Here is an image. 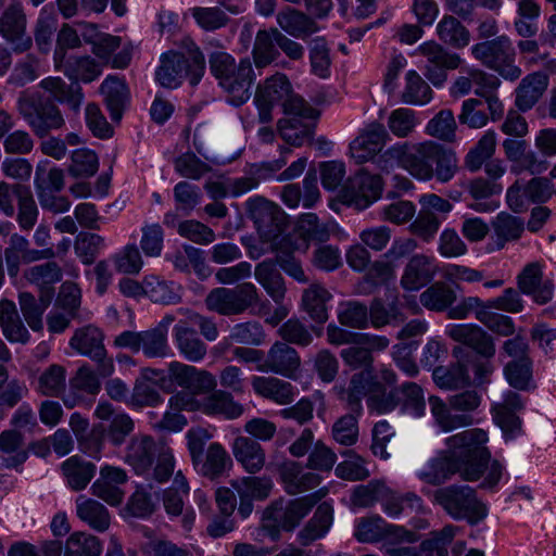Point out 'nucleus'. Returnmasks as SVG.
Masks as SVG:
<instances>
[{
  "label": "nucleus",
  "mask_w": 556,
  "mask_h": 556,
  "mask_svg": "<svg viewBox=\"0 0 556 556\" xmlns=\"http://www.w3.org/2000/svg\"><path fill=\"white\" fill-rule=\"evenodd\" d=\"M279 476L286 492L290 495L304 493L319 485V475L305 470L300 463L286 462L279 468Z\"/></svg>",
  "instance_id": "obj_27"
},
{
  "label": "nucleus",
  "mask_w": 556,
  "mask_h": 556,
  "mask_svg": "<svg viewBox=\"0 0 556 556\" xmlns=\"http://www.w3.org/2000/svg\"><path fill=\"white\" fill-rule=\"evenodd\" d=\"M251 386L258 396L278 405L291 404L296 395V388L291 382L276 377L254 376Z\"/></svg>",
  "instance_id": "obj_28"
},
{
  "label": "nucleus",
  "mask_w": 556,
  "mask_h": 556,
  "mask_svg": "<svg viewBox=\"0 0 556 556\" xmlns=\"http://www.w3.org/2000/svg\"><path fill=\"white\" fill-rule=\"evenodd\" d=\"M245 207L260 238L263 242L269 243L271 250H280L291 242L292 235H282L286 215L277 204L263 197H254L245 202Z\"/></svg>",
  "instance_id": "obj_7"
},
{
  "label": "nucleus",
  "mask_w": 556,
  "mask_h": 556,
  "mask_svg": "<svg viewBox=\"0 0 556 556\" xmlns=\"http://www.w3.org/2000/svg\"><path fill=\"white\" fill-rule=\"evenodd\" d=\"M548 87V76L542 72H534L523 77L516 89V106L527 112L532 109Z\"/></svg>",
  "instance_id": "obj_34"
},
{
  "label": "nucleus",
  "mask_w": 556,
  "mask_h": 556,
  "mask_svg": "<svg viewBox=\"0 0 556 556\" xmlns=\"http://www.w3.org/2000/svg\"><path fill=\"white\" fill-rule=\"evenodd\" d=\"M332 506L327 502L318 505L314 516L298 534L300 543L304 546H308L314 541L325 536L332 525Z\"/></svg>",
  "instance_id": "obj_40"
},
{
  "label": "nucleus",
  "mask_w": 556,
  "mask_h": 556,
  "mask_svg": "<svg viewBox=\"0 0 556 556\" xmlns=\"http://www.w3.org/2000/svg\"><path fill=\"white\" fill-rule=\"evenodd\" d=\"M39 87L49 93L51 101L65 103L75 113L80 110L84 93L78 84L67 85L61 77L49 76L39 83Z\"/></svg>",
  "instance_id": "obj_33"
},
{
  "label": "nucleus",
  "mask_w": 556,
  "mask_h": 556,
  "mask_svg": "<svg viewBox=\"0 0 556 556\" xmlns=\"http://www.w3.org/2000/svg\"><path fill=\"white\" fill-rule=\"evenodd\" d=\"M112 262L117 273L138 275L143 267V258L135 243H128L112 255Z\"/></svg>",
  "instance_id": "obj_58"
},
{
  "label": "nucleus",
  "mask_w": 556,
  "mask_h": 556,
  "mask_svg": "<svg viewBox=\"0 0 556 556\" xmlns=\"http://www.w3.org/2000/svg\"><path fill=\"white\" fill-rule=\"evenodd\" d=\"M280 137L290 146L301 147L309 141L314 131L313 119L285 117L278 122Z\"/></svg>",
  "instance_id": "obj_49"
},
{
  "label": "nucleus",
  "mask_w": 556,
  "mask_h": 556,
  "mask_svg": "<svg viewBox=\"0 0 556 556\" xmlns=\"http://www.w3.org/2000/svg\"><path fill=\"white\" fill-rule=\"evenodd\" d=\"M105 245L104 238L93 232H80L74 241V251L85 265H90Z\"/></svg>",
  "instance_id": "obj_64"
},
{
  "label": "nucleus",
  "mask_w": 556,
  "mask_h": 556,
  "mask_svg": "<svg viewBox=\"0 0 556 556\" xmlns=\"http://www.w3.org/2000/svg\"><path fill=\"white\" fill-rule=\"evenodd\" d=\"M488 433L479 428L468 429L445 439L446 448L437 453L417 471V477L430 485H441L458 475L462 480H483L481 489H493L502 479L504 467L493 459L486 447Z\"/></svg>",
  "instance_id": "obj_1"
},
{
  "label": "nucleus",
  "mask_w": 556,
  "mask_h": 556,
  "mask_svg": "<svg viewBox=\"0 0 556 556\" xmlns=\"http://www.w3.org/2000/svg\"><path fill=\"white\" fill-rule=\"evenodd\" d=\"M160 445L149 435H139L131 439L127 446L125 460L137 473L143 475L149 471L153 459L159 453Z\"/></svg>",
  "instance_id": "obj_29"
},
{
  "label": "nucleus",
  "mask_w": 556,
  "mask_h": 556,
  "mask_svg": "<svg viewBox=\"0 0 556 556\" xmlns=\"http://www.w3.org/2000/svg\"><path fill=\"white\" fill-rule=\"evenodd\" d=\"M275 31L280 30L278 28H269L260 29L256 33L252 56L257 68L269 65L279 55V52L276 49L277 37Z\"/></svg>",
  "instance_id": "obj_52"
},
{
  "label": "nucleus",
  "mask_w": 556,
  "mask_h": 556,
  "mask_svg": "<svg viewBox=\"0 0 556 556\" xmlns=\"http://www.w3.org/2000/svg\"><path fill=\"white\" fill-rule=\"evenodd\" d=\"M77 517L98 532L109 529L111 520L109 510L99 502L79 495L76 498Z\"/></svg>",
  "instance_id": "obj_42"
},
{
  "label": "nucleus",
  "mask_w": 556,
  "mask_h": 556,
  "mask_svg": "<svg viewBox=\"0 0 556 556\" xmlns=\"http://www.w3.org/2000/svg\"><path fill=\"white\" fill-rule=\"evenodd\" d=\"M103 340L104 334L100 328L87 325L75 330L70 340V346L78 354L96 362L101 377H109L114 372V363L106 355Z\"/></svg>",
  "instance_id": "obj_12"
},
{
  "label": "nucleus",
  "mask_w": 556,
  "mask_h": 556,
  "mask_svg": "<svg viewBox=\"0 0 556 556\" xmlns=\"http://www.w3.org/2000/svg\"><path fill=\"white\" fill-rule=\"evenodd\" d=\"M331 299L332 295L325 286L314 282L304 289L301 299V307L313 321L324 324L328 319L327 303Z\"/></svg>",
  "instance_id": "obj_37"
},
{
  "label": "nucleus",
  "mask_w": 556,
  "mask_h": 556,
  "mask_svg": "<svg viewBox=\"0 0 556 556\" xmlns=\"http://www.w3.org/2000/svg\"><path fill=\"white\" fill-rule=\"evenodd\" d=\"M389 139L384 126L379 123L369 124L350 144L351 156L362 164L375 157Z\"/></svg>",
  "instance_id": "obj_22"
},
{
  "label": "nucleus",
  "mask_w": 556,
  "mask_h": 556,
  "mask_svg": "<svg viewBox=\"0 0 556 556\" xmlns=\"http://www.w3.org/2000/svg\"><path fill=\"white\" fill-rule=\"evenodd\" d=\"M100 390L98 375L88 365H84L70 379L68 393L62 400L67 408H73L84 401L85 395H97Z\"/></svg>",
  "instance_id": "obj_24"
},
{
  "label": "nucleus",
  "mask_w": 556,
  "mask_h": 556,
  "mask_svg": "<svg viewBox=\"0 0 556 556\" xmlns=\"http://www.w3.org/2000/svg\"><path fill=\"white\" fill-rule=\"evenodd\" d=\"M429 405L435 425L444 432L469 426L472 422L471 417L466 414H454L450 404L438 396H430Z\"/></svg>",
  "instance_id": "obj_47"
},
{
  "label": "nucleus",
  "mask_w": 556,
  "mask_h": 556,
  "mask_svg": "<svg viewBox=\"0 0 556 556\" xmlns=\"http://www.w3.org/2000/svg\"><path fill=\"white\" fill-rule=\"evenodd\" d=\"M231 447L236 460L249 473L260 472L265 466L266 453L258 441L239 435L233 440Z\"/></svg>",
  "instance_id": "obj_30"
},
{
  "label": "nucleus",
  "mask_w": 556,
  "mask_h": 556,
  "mask_svg": "<svg viewBox=\"0 0 556 556\" xmlns=\"http://www.w3.org/2000/svg\"><path fill=\"white\" fill-rule=\"evenodd\" d=\"M493 229L498 248H503L505 242L520 238L523 232V223L519 217L501 212L493 222Z\"/></svg>",
  "instance_id": "obj_62"
},
{
  "label": "nucleus",
  "mask_w": 556,
  "mask_h": 556,
  "mask_svg": "<svg viewBox=\"0 0 556 556\" xmlns=\"http://www.w3.org/2000/svg\"><path fill=\"white\" fill-rule=\"evenodd\" d=\"M291 84L285 74L277 73L258 84L254 94L258 122L268 124L273 121V109L283 103L291 92Z\"/></svg>",
  "instance_id": "obj_14"
},
{
  "label": "nucleus",
  "mask_w": 556,
  "mask_h": 556,
  "mask_svg": "<svg viewBox=\"0 0 556 556\" xmlns=\"http://www.w3.org/2000/svg\"><path fill=\"white\" fill-rule=\"evenodd\" d=\"M394 164L417 180L435 178L441 184L451 181L459 169L455 152L432 140L397 142L388 148L379 157V166L388 169Z\"/></svg>",
  "instance_id": "obj_2"
},
{
  "label": "nucleus",
  "mask_w": 556,
  "mask_h": 556,
  "mask_svg": "<svg viewBox=\"0 0 556 556\" xmlns=\"http://www.w3.org/2000/svg\"><path fill=\"white\" fill-rule=\"evenodd\" d=\"M276 21L283 31L294 38L304 39L319 29L313 17L290 7L280 10L276 15Z\"/></svg>",
  "instance_id": "obj_35"
},
{
  "label": "nucleus",
  "mask_w": 556,
  "mask_h": 556,
  "mask_svg": "<svg viewBox=\"0 0 556 556\" xmlns=\"http://www.w3.org/2000/svg\"><path fill=\"white\" fill-rule=\"evenodd\" d=\"M382 189L383 182L379 175L361 169L348 179L342 198L348 205L364 211L381 197Z\"/></svg>",
  "instance_id": "obj_13"
},
{
  "label": "nucleus",
  "mask_w": 556,
  "mask_h": 556,
  "mask_svg": "<svg viewBox=\"0 0 556 556\" xmlns=\"http://www.w3.org/2000/svg\"><path fill=\"white\" fill-rule=\"evenodd\" d=\"M106 106L113 121H119L128 100L125 81L117 76H108L100 86Z\"/></svg>",
  "instance_id": "obj_43"
},
{
  "label": "nucleus",
  "mask_w": 556,
  "mask_h": 556,
  "mask_svg": "<svg viewBox=\"0 0 556 556\" xmlns=\"http://www.w3.org/2000/svg\"><path fill=\"white\" fill-rule=\"evenodd\" d=\"M0 327L4 337L13 343L25 344L29 341V332L24 326L14 302L0 301Z\"/></svg>",
  "instance_id": "obj_39"
},
{
  "label": "nucleus",
  "mask_w": 556,
  "mask_h": 556,
  "mask_svg": "<svg viewBox=\"0 0 556 556\" xmlns=\"http://www.w3.org/2000/svg\"><path fill=\"white\" fill-rule=\"evenodd\" d=\"M471 53L482 65L495 71L504 79L514 81L521 76V68L515 64V49L506 36L476 43L471 47Z\"/></svg>",
  "instance_id": "obj_9"
},
{
  "label": "nucleus",
  "mask_w": 556,
  "mask_h": 556,
  "mask_svg": "<svg viewBox=\"0 0 556 556\" xmlns=\"http://www.w3.org/2000/svg\"><path fill=\"white\" fill-rule=\"evenodd\" d=\"M65 389L66 369L59 364H52L43 369L35 383V391L47 397H60Z\"/></svg>",
  "instance_id": "obj_46"
},
{
  "label": "nucleus",
  "mask_w": 556,
  "mask_h": 556,
  "mask_svg": "<svg viewBox=\"0 0 556 556\" xmlns=\"http://www.w3.org/2000/svg\"><path fill=\"white\" fill-rule=\"evenodd\" d=\"M61 470L67 485L73 491H81L94 477L96 465L74 455L62 463Z\"/></svg>",
  "instance_id": "obj_41"
},
{
  "label": "nucleus",
  "mask_w": 556,
  "mask_h": 556,
  "mask_svg": "<svg viewBox=\"0 0 556 556\" xmlns=\"http://www.w3.org/2000/svg\"><path fill=\"white\" fill-rule=\"evenodd\" d=\"M327 492L328 490L323 488L312 494L291 500L286 505L282 500L274 502L263 511V528L273 539L278 536L280 528L293 530Z\"/></svg>",
  "instance_id": "obj_5"
},
{
  "label": "nucleus",
  "mask_w": 556,
  "mask_h": 556,
  "mask_svg": "<svg viewBox=\"0 0 556 556\" xmlns=\"http://www.w3.org/2000/svg\"><path fill=\"white\" fill-rule=\"evenodd\" d=\"M389 130L400 139L409 137L419 124L416 113L406 108L393 110L387 121Z\"/></svg>",
  "instance_id": "obj_63"
},
{
  "label": "nucleus",
  "mask_w": 556,
  "mask_h": 556,
  "mask_svg": "<svg viewBox=\"0 0 556 556\" xmlns=\"http://www.w3.org/2000/svg\"><path fill=\"white\" fill-rule=\"evenodd\" d=\"M457 124L451 110H441L427 124L426 134L445 142L456 138Z\"/></svg>",
  "instance_id": "obj_59"
},
{
  "label": "nucleus",
  "mask_w": 556,
  "mask_h": 556,
  "mask_svg": "<svg viewBox=\"0 0 556 556\" xmlns=\"http://www.w3.org/2000/svg\"><path fill=\"white\" fill-rule=\"evenodd\" d=\"M208 68L231 105L240 106L248 102L256 79L249 58L240 59L237 62L225 50H216L208 54Z\"/></svg>",
  "instance_id": "obj_3"
},
{
  "label": "nucleus",
  "mask_w": 556,
  "mask_h": 556,
  "mask_svg": "<svg viewBox=\"0 0 556 556\" xmlns=\"http://www.w3.org/2000/svg\"><path fill=\"white\" fill-rule=\"evenodd\" d=\"M517 285L523 294L531 295L538 304H546L553 299L554 285L552 280H543L542 266L536 262L525 266L517 277Z\"/></svg>",
  "instance_id": "obj_23"
},
{
  "label": "nucleus",
  "mask_w": 556,
  "mask_h": 556,
  "mask_svg": "<svg viewBox=\"0 0 556 556\" xmlns=\"http://www.w3.org/2000/svg\"><path fill=\"white\" fill-rule=\"evenodd\" d=\"M173 342L187 362L200 363L207 354V345L185 318L177 320L172 330Z\"/></svg>",
  "instance_id": "obj_21"
},
{
  "label": "nucleus",
  "mask_w": 556,
  "mask_h": 556,
  "mask_svg": "<svg viewBox=\"0 0 556 556\" xmlns=\"http://www.w3.org/2000/svg\"><path fill=\"white\" fill-rule=\"evenodd\" d=\"M167 377L170 382L189 390L193 395L205 394L217 386L212 372L178 361H172L167 365Z\"/></svg>",
  "instance_id": "obj_15"
},
{
  "label": "nucleus",
  "mask_w": 556,
  "mask_h": 556,
  "mask_svg": "<svg viewBox=\"0 0 556 556\" xmlns=\"http://www.w3.org/2000/svg\"><path fill=\"white\" fill-rule=\"evenodd\" d=\"M437 274L435 260L425 254H416L406 264L401 278L405 290L417 291L430 282Z\"/></svg>",
  "instance_id": "obj_26"
},
{
  "label": "nucleus",
  "mask_w": 556,
  "mask_h": 556,
  "mask_svg": "<svg viewBox=\"0 0 556 556\" xmlns=\"http://www.w3.org/2000/svg\"><path fill=\"white\" fill-rule=\"evenodd\" d=\"M257 302L258 291L252 282L235 288H215L205 298L207 309L224 316L242 314Z\"/></svg>",
  "instance_id": "obj_10"
},
{
  "label": "nucleus",
  "mask_w": 556,
  "mask_h": 556,
  "mask_svg": "<svg viewBox=\"0 0 556 556\" xmlns=\"http://www.w3.org/2000/svg\"><path fill=\"white\" fill-rule=\"evenodd\" d=\"M17 111L37 137H46L50 131L65 125L60 109L39 92H23L17 99Z\"/></svg>",
  "instance_id": "obj_8"
},
{
  "label": "nucleus",
  "mask_w": 556,
  "mask_h": 556,
  "mask_svg": "<svg viewBox=\"0 0 556 556\" xmlns=\"http://www.w3.org/2000/svg\"><path fill=\"white\" fill-rule=\"evenodd\" d=\"M432 98V90L416 71L406 74V86L402 93V100L408 104L421 105Z\"/></svg>",
  "instance_id": "obj_60"
},
{
  "label": "nucleus",
  "mask_w": 556,
  "mask_h": 556,
  "mask_svg": "<svg viewBox=\"0 0 556 556\" xmlns=\"http://www.w3.org/2000/svg\"><path fill=\"white\" fill-rule=\"evenodd\" d=\"M301 365V358L295 349L286 342H275L264 357L263 363L257 365V370L262 372H274L283 377L291 378L298 371Z\"/></svg>",
  "instance_id": "obj_20"
},
{
  "label": "nucleus",
  "mask_w": 556,
  "mask_h": 556,
  "mask_svg": "<svg viewBox=\"0 0 556 556\" xmlns=\"http://www.w3.org/2000/svg\"><path fill=\"white\" fill-rule=\"evenodd\" d=\"M446 333L454 341L463 343L484 357H492L495 354L493 338L482 328L476 325H452Z\"/></svg>",
  "instance_id": "obj_25"
},
{
  "label": "nucleus",
  "mask_w": 556,
  "mask_h": 556,
  "mask_svg": "<svg viewBox=\"0 0 556 556\" xmlns=\"http://www.w3.org/2000/svg\"><path fill=\"white\" fill-rule=\"evenodd\" d=\"M101 541L85 532H74L66 540L64 556H100Z\"/></svg>",
  "instance_id": "obj_57"
},
{
  "label": "nucleus",
  "mask_w": 556,
  "mask_h": 556,
  "mask_svg": "<svg viewBox=\"0 0 556 556\" xmlns=\"http://www.w3.org/2000/svg\"><path fill=\"white\" fill-rule=\"evenodd\" d=\"M380 504L383 511L392 518L409 511H420L422 509V500L416 493L407 492L400 494L386 485V492L381 496Z\"/></svg>",
  "instance_id": "obj_45"
},
{
  "label": "nucleus",
  "mask_w": 556,
  "mask_h": 556,
  "mask_svg": "<svg viewBox=\"0 0 556 556\" xmlns=\"http://www.w3.org/2000/svg\"><path fill=\"white\" fill-rule=\"evenodd\" d=\"M277 265L278 263L276 258H266L262 261L255 266L254 277L271 300L276 304H280L286 298L287 288L285 279Z\"/></svg>",
  "instance_id": "obj_31"
},
{
  "label": "nucleus",
  "mask_w": 556,
  "mask_h": 556,
  "mask_svg": "<svg viewBox=\"0 0 556 556\" xmlns=\"http://www.w3.org/2000/svg\"><path fill=\"white\" fill-rule=\"evenodd\" d=\"M336 228L337 224L334 222L320 223L316 214L307 213L300 217L296 235L303 238L304 241L325 242L330 238Z\"/></svg>",
  "instance_id": "obj_53"
},
{
  "label": "nucleus",
  "mask_w": 556,
  "mask_h": 556,
  "mask_svg": "<svg viewBox=\"0 0 556 556\" xmlns=\"http://www.w3.org/2000/svg\"><path fill=\"white\" fill-rule=\"evenodd\" d=\"M432 378L439 388L446 390L464 388L470 382L466 366L459 363L450 367H435L432 372Z\"/></svg>",
  "instance_id": "obj_56"
},
{
  "label": "nucleus",
  "mask_w": 556,
  "mask_h": 556,
  "mask_svg": "<svg viewBox=\"0 0 556 556\" xmlns=\"http://www.w3.org/2000/svg\"><path fill=\"white\" fill-rule=\"evenodd\" d=\"M397 405L401 409L415 417L425 414L426 401L422 388L416 382H404L393 389L381 402L380 412L393 410Z\"/></svg>",
  "instance_id": "obj_18"
},
{
  "label": "nucleus",
  "mask_w": 556,
  "mask_h": 556,
  "mask_svg": "<svg viewBox=\"0 0 556 556\" xmlns=\"http://www.w3.org/2000/svg\"><path fill=\"white\" fill-rule=\"evenodd\" d=\"M372 374L370 370H362L351 377L349 386H334L333 391L349 408L356 414L362 410V401L369 392Z\"/></svg>",
  "instance_id": "obj_36"
},
{
  "label": "nucleus",
  "mask_w": 556,
  "mask_h": 556,
  "mask_svg": "<svg viewBox=\"0 0 556 556\" xmlns=\"http://www.w3.org/2000/svg\"><path fill=\"white\" fill-rule=\"evenodd\" d=\"M200 400L199 410L208 416H223L226 419H236L243 414V406L233 400V396L216 388Z\"/></svg>",
  "instance_id": "obj_32"
},
{
  "label": "nucleus",
  "mask_w": 556,
  "mask_h": 556,
  "mask_svg": "<svg viewBox=\"0 0 556 556\" xmlns=\"http://www.w3.org/2000/svg\"><path fill=\"white\" fill-rule=\"evenodd\" d=\"M435 31L442 42L456 49L465 48L470 41L469 30L453 15H444Z\"/></svg>",
  "instance_id": "obj_51"
},
{
  "label": "nucleus",
  "mask_w": 556,
  "mask_h": 556,
  "mask_svg": "<svg viewBox=\"0 0 556 556\" xmlns=\"http://www.w3.org/2000/svg\"><path fill=\"white\" fill-rule=\"evenodd\" d=\"M425 59L424 75L435 87H441L447 79V72L462 64L457 53L451 52L434 40L422 42L415 51Z\"/></svg>",
  "instance_id": "obj_11"
},
{
  "label": "nucleus",
  "mask_w": 556,
  "mask_h": 556,
  "mask_svg": "<svg viewBox=\"0 0 556 556\" xmlns=\"http://www.w3.org/2000/svg\"><path fill=\"white\" fill-rule=\"evenodd\" d=\"M0 35L16 52H24L31 47V38L26 35V16L20 3H13L4 10L0 17Z\"/></svg>",
  "instance_id": "obj_19"
},
{
  "label": "nucleus",
  "mask_w": 556,
  "mask_h": 556,
  "mask_svg": "<svg viewBox=\"0 0 556 556\" xmlns=\"http://www.w3.org/2000/svg\"><path fill=\"white\" fill-rule=\"evenodd\" d=\"M434 502L454 520H466L477 525L488 515L486 505L467 484H451L434 491Z\"/></svg>",
  "instance_id": "obj_6"
},
{
  "label": "nucleus",
  "mask_w": 556,
  "mask_h": 556,
  "mask_svg": "<svg viewBox=\"0 0 556 556\" xmlns=\"http://www.w3.org/2000/svg\"><path fill=\"white\" fill-rule=\"evenodd\" d=\"M232 464V460L225 447L217 442L208 445L205 455L197 467L199 472L210 479L220 477Z\"/></svg>",
  "instance_id": "obj_48"
},
{
  "label": "nucleus",
  "mask_w": 556,
  "mask_h": 556,
  "mask_svg": "<svg viewBox=\"0 0 556 556\" xmlns=\"http://www.w3.org/2000/svg\"><path fill=\"white\" fill-rule=\"evenodd\" d=\"M54 295L53 288H46L40 292V299L37 301L29 292H22L18 296L22 314L34 331L42 329V314L50 305Z\"/></svg>",
  "instance_id": "obj_38"
},
{
  "label": "nucleus",
  "mask_w": 556,
  "mask_h": 556,
  "mask_svg": "<svg viewBox=\"0 0 556 556\" xmlns=\"http://www.w3.org/2000/svg\"><path fill=\"white\" fill-rule=\"evenodd\" d=\"M55 257L53 248L37 250L30 248L29 241L22 235L13 233L10 237L9 244L4 250V258L8 273L15 277L22 264H29L41 260Z\"/></svg>",
  "instance_id": "obj_17"
},
{
  "label": "nucleus",
  "mask_w": 556,
  "mask_h": 556,
  "mask_svg": "<svg viewBox=\"0 0 556 556\" xmlns=\"http://www.w3.org/2000/svg\"><path fill=\"white\" fill-rule=\"evenodd\" d=\"M354 536L362 543H376L382 540H399L413 543L416 541V534L406 530L404 527L388 523L380 516L362 518L357 522Z\"/></svg>",
  "instance_id": "obj_16"
},
{
  "label": "nucleus",
  "mask_w": 556,
  "mask_h": 556,
  "mask_svg": "<svg viewBox=\"0 0 556 556\" xmlns=\"http://www.w3.org/2000/svg\"><path fill=\"white\" fill-rule=\"evenodd\" d=\"M509 386L521 391L534 388L532 379V361H510L504 368Z\"/></svg>",
  "instance_id": "obj_61"
},
{
  "label": "nucleus",
  "mask_w": 556,
  "mask_h": 556,
  "mask_svg": "<svg viewBox=\"0 0 556 556\" xmlns=\"http://www.w3.org/2000/svg\"><path fill=\"white\" fill-rule=\"evenodd\" d=\"M419 300L425 308L443 312L456 301V293L445 283L435 282L420 293Z\"/></svg>",
  "instance_id": "obj_54"
},
{
  "label": "nucleus",
  "mask_w": 556,
  "mask_h": 556,
  "mask_svg": "<svg viewBox=\"0 0 556 556\" xmlns=\"http://www.w3.org/2000/svg\"><path fill=\"white\" fill-rule=\"evenodd\" d=\"M23 437L15 430L0 433V467L14 468L27 459Z\"/></svg>",
  "instance_id": "obj_44"
},
{
  "label": "nucleus",
  "mask_w": 556,
  "mask_h": 556,
  "mask_svg": "<svg viewBox=\"0 0 556 556\" xmlns=\"http://www.w3.org/2000/svg\"><path fill=\"white\" fill-rule=\"evenodd\" d=\"M205 71L203 53L195 48L189 56L178 51H167L160 58V65L155 70V80L164 88L175 89L185 78L191 86L200 83Z\"/></svg>",
  "instance_id": "obj_4"
},
{
  "label": "nucleus",
  "mask_w": 556,
  "mask_h": 556,
  "mask_svg": "<svg viewBox=\"0 0 556 556\" xmlns=\"http://www.w3.org/2000/svg\"><path fill=\"white\" fill-rule=\"evenodd\" d=\"M146 296L154 303L177 304L181 301V287L174 281L161 279L155 275L144 277Z\"/></svg>",
  "instance_id": "obj_50"
},
{
  "label": "nucleus",
  "mask_w": 556,
  "mask_h": 556,
  "mask_svg": "<svg viewBox=\"0 0 556 556\" xmlns=\"http://www.w3.org/2000/svg\"><path fill=\"white\" fill-rule=\"evenodd\" d=\"M496 134L494 130H486L465 157V165L470 172L479 170L495 152Z\"/></svg>",
  "instance_id": "obj_55"
}]
</instances>
